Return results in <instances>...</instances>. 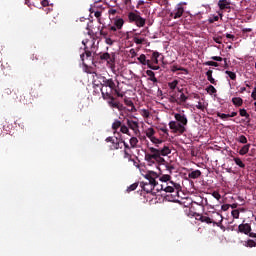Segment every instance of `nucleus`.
<instances>
[{
	"label": "nucleus",
	"instance_id": "f257e3e1",
	"mask_svg": "<svg viewBox=\"0 0 256 256\" xmlns=\"http://www.w3.org/2000/svg\"><path fill=\"white\" fill-rule=\"evenodd\" d=\"M150 153L145 154V161L148 165H165V158L167 155H171V148L169 146H163V148H149Z\"/></svg>",
	"mask_w": 256,
	"mask_h": 256
},
{
	"label": "nucleus",
	"instance_id": "f03ea898",
	"mask_svg": "<svg viewBox=\"0 0 256 256\" xmlns=\"http://www.w3.org/2000/svg\"><path fill=\"white\" fill-rule=\"evenodd\" d=\"M160 181L163 184L156 188V191H165V193H176L178 194L181 191V184L171 181V175L164 174L160 177Z\"/></svg>",
	"mask_w": 256,
	"mask_h": 256
},
{
	"label": "nucleus",
	"instance_id": "7ed1b4c3",
	"mask_svg": "<svg viewBox=\"0 0 256 256\" xmlns=\"http://www.w3.org/2000/svg\"><path fill=\"white\" fill-rule=\"evenodd\" d=\"M146 182H140V187L145 191L146 193H153V189H157L159 187V183H157V178L159 177V174H157L154 171H148L144 175Z\"/></svg>",
	"mask_w": 256,
	"mask_h": 256
},
{
	"label": "nucleus",
	"instance_id": "20e7f679",
	"mask_svg": "<svg viewBox=\"0 0 256 256\" xmlns=\"http://www.w3.org/2000/svg\"><path fill=\"white\" fill-rule=\"evenodd\" d=\"M174 118L176 121H170L169 128L173 131V133H180V135H183V133L186 131L185 125L188 123L187 116H185V114L176 113Z\"/></svg>",
	"mask_w": 256,
	"mask_h": 256
},
{
	"label": "nucleus",
	"instance_id": "39448f33",
	"mask_svg": "<svg viewBox=\"0 0 256 256\" xmlns=\"http://www.w3.org/2000/svg\"><path fill=\"white\" fill-rule=\"evenodd\" d=\"M105 87V88H103ZM109 87L111 95H116L123 98L125 94L121 93V88H119V81L115 84L113 78L107 79L105 76L102 77L101 89H107Z\"/></svg>",
	"mask_w": 256,
	"mask_h": 256
},
{
	"label": "nucleus",
	"instance_id": "423d86ee",
	"mask_svg": "<svg viewBox=\"0 0 256 256\" xmlns=\"http://www.w3.org/2000/svg\"><path fill=\"white\" fill-rule=\"evenodd\" d=\"M100 91L102 93V98L104 101H107L109 107L112 109H117L118 111H123V109H125V106L121 104V102H119L115 96H113L114 94H111V92L103 88L100 89Z\"/></svg>",
	"mask_w": 256,
	"mask_h": 256
},
{
	"label": "nucleus",
	"instance_id": "0eeeda50",
	"mask_svg": "<svg viewBox=\"0 0 256 256\" xmlns=\"http://www.w3.org/2000/svg\"><path fill=\"white\" fill-rule=\"evenodd\" d=\"M115 52L108 53V52H101L99 53L100 61H104L107 64V67L112 71H115V59H116Z\"/></svg>",
	"mask_w": 256,
	"mask_h": 256
},
{
	"label": "nucleus",
	"instance_id": "6e6552de",
	"mask_svg": "<svg viewBox=\"0 0 256 256\" xmlns=\"http://www.w3.org/2000/svg\"><path fill=\"white\" fill-rule=\"evenodd\" d=\"M214 219L210 218L207 215L198 214L196 216L197 221H201V223H207V224L212 223L213 225H219V222L223 221V216L219 213H216V214H214ZM217 221H219V222H217Z\"/></svg>",
	"mask_w": 256,
	"mask_h": 256
},
{
	"label": "nucleus",
	"instance_id": "1a4fd4ad",
	"mask_svg": "<svg viewBox=\"0 0 256 256\" xmlns=\"http://www.w3.org/2000/svg\"><path fill=\"white\" fill-rule=\"evenodd\" d=\"M128 19L130 23H135L137 27H145L146 20L139 15V12H130L128 14Z\"/></svg>",
	"mask_w": 256,
	"mask_h": 256
},
{
	"label": "nucleus",
	"instance_id": "9d476101",
	"mask_svg": "<svg viewBox=\"0 0 256 256\" xmlns=\"http://www.w3.org/2000/svg\"><path fill=\"white\" fill-rule=\"evenodd\" d=\"M31 59L32 61H37L39 67H42V68L49 67V58H47V55L43 53L33 54Z\"/></svg>",
	"mask_w": 256,
	"mask_h": 256
},
{
	"label": "nucleus",
	"instance_id": "9b49d317",
	"mask_svg": "<svg viewBox=\"0 0 256 256\" xmlns=\"http://www.w3.org/2000/svg\"><path fill=\"white\" fill-rule=\"evenodd\" d=\"M17 100L19 103H23V105H31L33 98L31 93L19 91Z\"/></svg>",
	"mask_w": 256,
	"mask_h": 256
},
{
	"label": "nucleus",
	"instance_id": "f8f14e48",
	"mask_svg": "<svg viewBox=\"0 0 256 256\" xmlns=\"http://www.w3.org/2000/svg\"><path fill=\"white\" fill-rule=\"evenodd\" d=\"M133 118L134 116L126 118V125L128 126V129H131L136 135H139V121H135Z\"/></svg>",
	"mask_w": 256,
	"mask_h": 256
},
{
	"label": "nucleus",
	"instance_id": "ddd939ff",
	"mask_svg": "<svg viewBox=\"0 0 256 256\" xmlns=\"http://www.w3.org/2000/svg\"><path fill=\"white\" fill-rule=\"evenodd\" d=\"M238 231L240 233H244L245 235H249V237L256 238V230L254 231L251 228V225H239L238 226Z\"/></svg>",
	"mask_w": 256,
	"mask_h": 256
},
{
	"label": "nucleus",
	"instance_id": "4468645a",
	"mask_svg": "<svg viewBox=\"0 0 256 256\" xmlns=\"http://www.w3.org/2000/svg\"><path fill=\"white\" fill-rule=\"evenodd\" d=\"M106 143H112V146L110 147L112 151H116L117 149H123V146H121V141H118L117 138L114 139L113 137H107Z\"/></svg>",
	"mask_w": 256,
	"mask_h": 256
},
{
	"label": "nucleus",
	"instance_id": "2eb2a0df",
	"mask_svg": "<svg viewBox=\"0 0 256 256\" xmlns=\"http://www.w3.org/2000/svg\"><path fill=\"white\" fill-rule=\"evenodd\" d=\"M183 13H185L183 6H178L170 13V17H173V19H181Z\"/></svg>",
	"mask_w": 256,
	"mask_h": 256
},
{
	"label": "nucleus",
	"instance_id": "dca6fc26",
	"mask_svg": "<svg viewBox=\"0 0 256 256\" xmlns=\"http://www.w3.org/2000/svg\"><path fill=\"white\" fill-rule=\"evenodd\" d=\"M18 93H19V90L11 91L9 88H6V89L3 91L2 97L7 98V97H9V95H11V98H12L14 101H17V99H19Z\"/></svg>",
	"mask_w": 256,
	"mask_h": 256
},
{
	"label": "nucleus",
	"instance_id": "f3484780",
	"mask_svg": "<svg viewBox=\"0 0 256 256\" xmlns=\"http://www.w3.org/2000/svg\"><path fill=\"white\" fill-rule=\"evenodd\" d=\"M218 7L220 11H227V9H231V1L230 0H219Z\"/></svg>",
	"mask_w": 256,
	"mask_h": 256
},
{
	"label": "nucleus",
	"instance_id": "a211bd4d",
	"mask_svg": "<svg viewBox=\"0 0 256 256\" xmlns=\"http://www.w3.org/2000/svg\"><path fill=\"white\" fill-rule=\"evenodd\" d=\"M120 112V116L123 117L124 121L133 117V115L129 114L127 107L124 106V109L118 110Z\"/></svg>",
	"mask_w": 256,
	"mask_h": 256
},
{
	"label": "nucleus",
	"instance_id": "6ab92c4d",
	"mask_svg": "<svg viewBox=\"0 0 256 256\" xmlns=\"http://www.w3.org/2000/svg\"><path fill=\"white\" fill-rule=\"evenodd\" d=\"M206 77L207 80L212 84V85H217V81H215V78H213V70H208L206 72Z\"/></svg>",
	"mask_w": 256,
	"mask_h": 256
},
{
	"label": "nucleus",
	"instance_id": "aec40b11",
	"mask_svg": "<svg viewBox=\"0 0 256 256\" xmlns=\"http://www.w3.org/2000/svg\"><path fill=\"white\" fill-rule=\"evenodd\" d=\"M138 61L139 63H141V65H149V63H151V60H147V56H145V54H141L138 57Z\"/></svg>",
	"mask_w": 256,
	"mask_h": 256
},
{
	"label": "nucleus",
	"instance_id": "412c9836",
	"mask_svg": "<svg viewBox=\"0 0 256 256\" xmlns=\"http://www.w3.org/2000/svg\"><path fill=\"white\" fill-rule=\"evenodd\" d=\"M146 75H148L149 81H152V83L158 82L157 77H155V72H153L152 70H147Z\"/></svg>",
	"mask_w": 256,
	"mask_h": 256
},
{
	"label": "nucleus",
	"instance_id": "4be33fe9",
	"mask_svg": "<svg viewBox=\"0 0 256 256\" xmlns=\"http://www.w3.org/2000/svg\"><path fill=\"white\" fill-rule=\"evenodd\" d=\"M178 92L181 93L180 97L178 98L179 105H181V103H185L187 99H189V97H187L185 93H183V89H178Z\"/></svg>",
	"mask_w": 256,
	"mask_h": 256
},
{
	"label": "nucleus",
	"instance_id": "5701e85b",
	"mask_svg": "<svg viewBox=\"0 0 256 256\" xmlns=\"http://www.w3.org/2000/svg\"><path fill=\"white\" fill-rule=\"evenodd\" d=\"M124 103H125V105H127V107H131V111H137L135 104H133V100H131L129 98H125Z\"/></svg>",
	"mask_w": 256,
	"mask_h": 256
},
{
	"label": "nucleus",
	"instance_id": "b1692460",
	"mask_svg": "<svg viewBox=\"0 0 256 256\" xmlns=\"http://www.w3.org/2000/svg\"><path fill=\"white\" fill-rule=\"evenodd\" d=\"M249 149H251V144H246L244 145L240 150H239V155H247L249 153Z\"/></svg>",
	"mask_w": 256,
	"mask_h": 256
},
{
	"label": "nucleus",
	"instance_id": "393cba45",
	"mask_svg": "<svg viewBox=\"0 0 256 256\" xmlns=\"http://www.w3.org/2000/svg\"><path fill=\"white\" fill-rule=\"evenodd\" d=\"M171 71H172V73H176V71H184V73H186V75L189 73V70H187V69L184 68V67H179V66H177V65H173V66L171 67Z\"/></svg>",
	"mask_w": 256,
	"mask_h": 256
},
{
	"label": "nucleus",
	"instance_id": "a878e982",
	"mask_svg": "<svg viewBox=\"0 0 256 256\" xmlns=\"http://www.w3.org/2000/svg\"><path fill=\"white\" fill-rule=\"evenodd\" d=\"M201 175L200 170H194L188 174L189 179H199V176Z\"/></svg>",
	"mask_w": 256,
	"mask_h": 256
},
{
	"label": "nucleus",
	"instance_id": "bb28decb",
	"mask_svg": "<svg viewBox=\"0 0 256 256\" xmlns=\"http://www.w3.org/2000/svg\"><path fill=\"white\" fill-rule=\"evenodd\" d=\"M232 103L236 107H241V105H243V99L241 97H234L232 98Z\"/></svg>",
	"mask_w": 256,
	"mask_h": 256
},
{
	"label": "nucleus",
	"instance_id": "cd10ccee",
	"mask_svg": "<svg viewBox=\"0 0 256 256\" xmlns=\"http://www.w3.org/2000/svg\"><path fill=\"white\" fill-rule=\"evenodd\" d=\"M124 24H125V21L123 20V18H119L114 21V25L117 27L118 31L123 28Z\"/></svg>",
	"mask_w": 256,
	"mask_h": 256
},
{
	"label": "nucleus",
	"instance_id": "c85d7f7f",
	"mask_svg": "<svg viewBox=\"0 0 256 256\" xmlns=\"http://www.w3.org/2000/svg\"><path fill=\"white\" fill-rule=\"evenodd\" d=\"M239 113H240V117L246 118V125H247V123H249V117H250L249 113H247V110L245 108L240 109Z\"/></svg>",
	"mask_w": 256,
	"mask_h": 256
},
{
	"label": "nucleus",
	"instance_id": "c756f323",
	"mask_svg": "<svg viewBox=\"0 0 256 256\" xmlns=\"http://www.w3.org/2000/svg\"><path fill=\"white\" fill-rule=\"evenodd\" d=\"M85 56H86V59H91V56H92L91 51L85 50V52L80 55V59H81V61H82L83 63L85 62Z\"/></svg>",
	"mask_w": 256,
	"mask_h": 256
},
{
	"label": "nucleus",
	"instance_id": "7c9ffc66",
	"mask_svg": "<svg viewBox=\"0 0 256 256\" xmlns=\"http://www.w3.org/2000/svg\"><path fill=\"white\" fill-rule=\"evenodd\" d=\"M129 143L132 149H137V144L139 143V139H137V137H132L130 138Z\"/></svg>",
	"mask_w": 256,
	"mask_h": 256
},
{
	"label": "nucleus",
	"instance_id": "2f4dec72",
	"mask_svg": "<svg viewBox=\"0 0 256 256\" xmlns=\"http://www.w3.org/2000/svg\"><path fill=\"white\" fill-rule=\"evenodd\" d=\"M164 165H165L166 171H168L169 175H171L175 169V166H173V164L167 161H165Z\"/></svg>",
	"mask_w": 256,
	"mask_h": 256
},
{
	"label": "nucleus",
	"instance_id": "473e14b6",
	"mask_svg": "<svg viewBox=\"0 0 256 256\" xmlns=\"http://www.w3.org/2000/svg\"><path fill=\"white\" fill-rule=\"evenodd\" d=\"M233 161L235 162L236 165H238V167H240L241 169H245V163H243L241 158L233 157Z\"/></svg>",
	"mask_w": 256,
	"mask_h": 256
},
{
	"label": "nucleus",
	"instance_id": "72a5a7b5",
	"mask_svg": "<svg viewBox=\"0 0 256 256\" xmlns=\"http://www.w3.org/2000/svg\"><path fill=\"white\" fill-rule=\"evenodd\" d=\"M145 133H146V137H148V139L155 137V129H153V128H148L145 131Z\"/></svg>",
	"mask_w": 256,
	"mask_h": 256
},
{
	"label": "nucleus",
	"instance_id": "f704fd0d",
	"mask_svg": "<svg viewBox=\"0 0 256 256\" xmlns=\"http://www.w3.org/2000/svg\"><path fill=\"white\" fill-rule=\"evenodd\" d=\"M151 143H153L154 145H156L157 147H159V145H161V143H163V140L152 136V138H150Z\"/></svg>",
	"mask_w": 256,
	"mask_h": 256
},
{
	"label": "nucleus",
	"instance_id": "c9c22d12",
	"mask_svg": "<svg viewBox=\"0 0 256 256\" xmlns=\"http://www.w3.org/2000/svg\"><path fill=\"white\" fill-rule=\"evenodd\" d=\"M120 131H121V133H124L125 135L131 136V132H129V126L121 124Z\"/></svg>",
	"mask_w": 256,
	"mask_h": 256
},
{
	"label": "nucleus",
	"instance_id": "e433bc0d",
	"mask_svg": "<svg viewBox=\"0 0 256 256\" xmlns=\"http://www.w3.org/2000/svg\"><path fill=\"white\" fill-rule=\"evenodd\" d=\"M177 85H179V80H173L172 82L168 83V87L169 89H171L172 91L177 89Z\"/></svg>",
	"mask_w": 256,
	"mask_h": 256
},
{
	"label": "nucleus",
	"instance_id": "4c0bfd02",
	"mask_svg": "<svg viewBox=\"0 0 256 256\" xmlns=\"http://www.w3.org/2000/svg\"><path fill=\"white\" fill-rule=\"evenodd\" d=\"M206 91H207V93H209V95H215V93H217V89L213 85H209L206 88Z\"/></svg>",
	"mask_w": 256,
	"mask_h": 256
},
{
	"label": "nucleus",
	"instance_id": "58836bf2",
	"mask_svg": "<svg viewBox=\"0 0 256 256\" xmlns=\"http://www.w3.org/2000/svg\"><path fill=\"white\" fill-rule=\"evenodd\" d=\"M133 41L136 45H143L145 43V38L134 36Z\"/></svg>",
	"mask_w": 256,
	"mask_h": 256
},
{
	"label": "nucleus",
	"instance_id": "ea45409f",
	"mask_svg": "<svg viewBox=\"0 0 256 256\" xmlns=\"http://www.w3.org/2000/svg\"><path fill=\"white\" fill-rule=\"evenodd\" d=\"M226 75H228V77L232 80L235 81V79H237V74H235V72L226 70Z\"/></svg>",
	"mask_w": 256,
	"mask_h": 256
},
{
	"label": "nucleus",
	"instance_id": "a19ab883",
	"mask_svg": "<svg viewBox=\"0 0 256 256\" xmlns=\"http://www.w3.org/2000/svg\"><path fill=\"white\" fill-rule=\"evenodd\" d=\"M121 128V121L116 120L112 124V129L113 131H117V129Z\"/></svg>",
	"mask_w": 256,
	"mask_h": 256
},
{
	"label": "nucleus",
	"instance_id": "79ce46f5",
	"mask_svg": "<svg viewBox=\"0 0 256 256\" xmlns=\"http://www.w3.org/2000/svg\"><path fill=\"white\" fill-rule=\"evenodd\" d=\"M158 129H159V131H161L164 135H166V137H169V129L167 128V126L159 127Z\"/></svg>",
	"mask_w": 256,
	"mask_h": 256
},
{
	"label": "nucleus",
	"instance_id": "37998d69",
	"mask_svg": "<svg viewBox=\"0 0 256 256\" xmlns=\"http://www.w3.org/2000/svg\"><path fill=\"white\" fill-rule=\"evenodd\" d=\"M137 187H139V184H138V183H134V184L130 185V186L127 188V193H131V191H135V189H137Z\"/></svg>",
	"mask_w": 256,
	"mask_h": 256
},
{
	"label": "nucleus",
	"instance_id": "c03bdc74",
	"mask_svg": "<svg viewBox=\"0 0 256 256\" xmlns=\"http://www.w3.org/2000/svg\"><path fill=\"white\" fill-rule=\"evenodd\" d=\"M204 65H207L209 67H219V63H217L215 61H207L204 63Z\"/></svg>",
	"mask_w": 256,
	"mask_h": 256
},
{
	"label": "nucleus",
	"instance_id": "a18cd8bd",
	"mask_svg": "<svg viewBox=\"0 0 256 256\" xmlns=\"http://www.w3.org/2000/svg\"><path fill=\"white\" fill-rule=\"evenodd\" d=\"M238 141H239V143H242L245 145V144H247V137L245 135H241V136H239Z\"/></svg>",
	"mask_w": 256,
	"mask_h": 256
},
{
	"label": "nucleus",
	"instance_id": "49530a36",
	"mask_svg": "<svg viewBox=\"0 0 256 256\" xmlns=\"http://www.w3.org/2000/svg\"><path fill=\"white\" fill-rule=\"evenodd\" d=\"M212 197H214V199H216L217 201H221V194L218 191H214L212 193Z\"/></svg>",
	"mask_w": 256,
	"mask_h": 256
},
{
	"label": "nucleus",
	"instance_id": "de8ad7c7",
	"mask_svg": "<svg viewBox=\"0 0 256 256\" xmlns=\"http://www.w3.org/2000/svg\"><path fill=\"white\" fill-rule=\"evenodd\" d=\"M217 117H219L220 119H229V114L217 112Z\"/></svg>",
	"mask_w": 256,
	"mask_h": 256
},
{
	"label": "nucleus",
	"instance_id": "09e8293b",
	"mask_svg": "<svg viewBox=\"0 0 256 256\" xmlns=\"http://www.w3.org/2000/svg\"><path fill=\"white\" fill-rule=\"evenodd\" d=\"M104 28H102L100 30V35L103 37V39H107V37H109V32L103 30Z\"/></svg>",
	"mask_w": 256,
	"mask_h": 256
},
{
	"label": "nucleus",
	"instance_id": "8fccbe9b",
	"mask_svg": "<svg viewBox=\"0 0 256 256\" xmlns=\"http://www.w3.org/2000/svg\"><path fill=\"white\" fill-rule=\"evenodd\" d=\"M215 21H219V16H211V17L208 19V22H209L210 24L215 23Z\"/></svg>",
	"mask_w": 256,
	"mask_h": 256
},
{
	"label": "nucleus",
	"instance_id": "3c124183",
	"mask_svg": "<svg viewBox=\"0 0 256 256\" xmlns=\"http://www.w3.org/2000/svg\"><path fill=\"white\" fill-rule=\"evenodd\" d=\"M149 115H150L149 110L147 109L142 110V117H145V119H149Z\"/></svg>",
	"mask_w": 256,
	"mask_h": 256
},
{
	"label": "nucleus",
	"instance_id": "603ef678",
	"mask_svg": "<svg viewBox=\"0 0 256 256\" xmlns=\"http://www.w3.org/2000/svg\"><path fill=\"white\" fill-rule=\"evenodd\" d=\"M213 40L215 41V43H218V45H221V43L223 41V37L216 36V37L213 38Z\"/></svg>",
	"mask_w": 256,
	"mask_h": 256
},
{
	"label": "nucleus",
	"instance_id": "864d4df0",
	"mask_svg": "<svg viewBox=\"0 0 256 256\" xmlns=\"http://www.w3.org/2000/svg\"><path fill=\"white\" fill-rule=\"evenodd\" d=\"M120 143H123L124 151H127V149H131V146H129V144H127V142H125V140L121 139Z\"/></svg>",
	"mask_w": 256,
	"mask_h": 256
},
{
	"label": "nucleus",
	"instance_id": "5fc2aeb1",
	"mask_svg": "<svg viewBox=\"0 0 256 256\" xmlns=\"http://www.w3.org/2000/svg\"><path fill=\"white\" fill-rule=\"evenodd\" d=\"M105 39V43L106 45H113V43H115V41H113V39L107 37V38H104Z\"/></svg>",
	"mask_w": 256,
	"mask_h": 256
},
{
	"label": "nucleus",
	"instance_id": "6e6d98bb",
	"mask_svg": "<svg viewBox=\"0 0 256 256\" xmlns=\"http://www.w3.org/2000/svg\"><path fill=\"white\" fill-rule=\"evenodd\" d=\"M197 109H200V111H205V105H203V103L198 102V104L196 105Z\"/></svg>",
	"mask_w": 256,
	"mask_h": 256
},
{
	"label": "nucleus",
	"instance_id": "4d7b16f0",
	"mask_svg": "<svg viewBox=\"0 0 256 256\" xmlns=\"http://www.w3.org/2000/svg\"><path fill=\"white\" fill-rule=\"evenodd\" d=\"M231 213L234 219H239V210H232Z\"/></svg>",
	"mask_w": 256,
	"mask_h": 256
},
{
	"label": "nucleus",
	"instance_id": "13d9d810",
	"mask_svg": "<svg viewBox=\"0 0 256 256\" xmlns=\"http://www.w3.org/2000/svg\"><path fill=\"white\" fill-rule=\"evenodd\" d=\"M108 30L109 31H113V33H117V30H119L117 28V26L114 24L113 26H108Z\"/></svg>",
	"mask_w": 256,
	"mask_h": 256
},
{
	"label": "nucleus",
	"instance_id": "bf43d9fd",
	"mask_svg": "<svg viewBox=\"0 0 256 256\" xmlns=\"http://www.w3.org/2000/svg\"><path fill=\"white\" fill-rule=\"evenodd\" d=\"M247 245L248 247H256V242L254 240H248Z\"/></svg>",
	"mask_w": 256,
	"mask_h": 256
},
{
	"label": "nucleus",
	"instance_id": "052dcab7",
	"mask_svg": "<svg viewBox=\"0 0 256 256\" xmlns=\"http://www.w3.org/2000/svg\"><path fill=\"white\" fill-rule=\"evenodd\" d=\"M211 59L212 61H219V62L224 60L221 56H212Z\"/></svg>",
	"mask_w": 256,
	"mask_h": 256
},
{
	"label": "nucleus",
	"instance_id": "680f3d73",
	"mask_svg": "<svg viewBox=\"0 0 256 256\" xmlns=\"http://www.w3.org/2000/svg\"><path fill=\"white\" fill-rule=\"evenodd\" d=\"M170 103H178V105H179V98L177 99L175 96H171Z\"/></svg>",
	"mask_w": 256,
	"mask_h": 256
},
{
	"label": "nucleus",
	"instance_id": "e2e57ef3",
	"mask_svg": "<svg viewBox=\"0 0 256 256\" xmlns=\"http://www.w3.org/2000/svg\"><path fill=\"white\" fill-rule=\"evenodd\" d=\"M229 207H231V205H229V204H223V205L221 206V209H222V211H228V210H229Z\"/></svg>",
	"mask_w": 256,
	"mask_h": 256
},
{
	"label": "nucleus",
	"instance_id": "0e129e2a",
	"mask_svg": "<svg viewBox=\"0 0 256 256\" xmlns=\"http://www.w3.org/2000/svg\"><path fill=\"white\" fill-rule=\"evenodd\" d=\"M124 159H131V154L127 150H124Z\"/></svg>",
	"mask_w": 256,
	"mask_h": 256
},
{
	"label": "nucleus",
	"instance_id": "69168bd1",
	"mask_svg": "<svg viewBox=\"0 0 256 256\" xmlns=\"http://www.w3.org/2000/svg\"><path fill=\"white\" fill-rule=\"evenodd\" d=\"M148 68L152 69L153 71L159 70V66H153V65H151V62L149 63Z\"/></svg>",
	"mask_w": 256,
	"mask_h": 256
},
{
	"label": "nucleus",
	"instance_id": "338daca9",
	"mask_svg": "<svg viewBox=\"0 0 256 256\" xmlns=\"http://www.w3.org/2000/svg\"><path fill=\"white\" fill-rule=\"evenodd\" d=\"M41 5L42 7H49V0H42Z\"/></svg>",
	"mask_w": 256,
	"mask_h": 256
},
{
	"label": "nucleus",
	"instance_id": "774afa93",
	"mask_svg": "<svg viewBox=\"0 0 256 256\" xmlns=\"http://www.w3.org/2000/svg\"><path fill=\"white\" fill-rule=\"evenodd\" d=\"M251 97L254 101H256V87L254 88L252 94H251Z\"/></svg>",
	"mask_w": 256,
	"mask_h": 256
}]
</instances>
